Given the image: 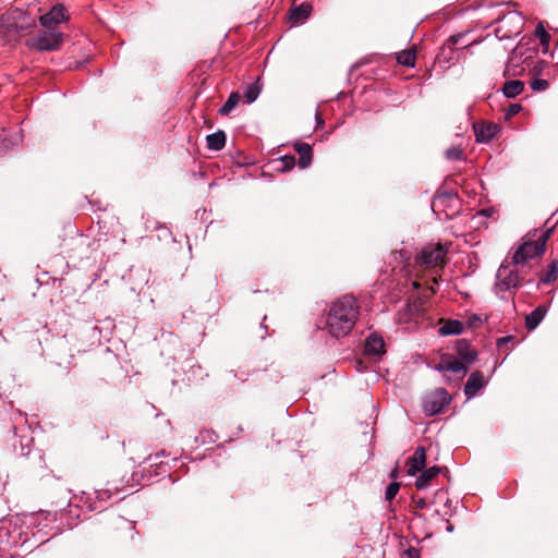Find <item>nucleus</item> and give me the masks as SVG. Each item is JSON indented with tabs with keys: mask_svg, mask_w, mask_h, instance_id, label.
<instances>
[{
	"mask_svg": "<svg viewBox=\"0 0 558 558\" xmlns=\"http://www.w3.org/2000/svg\"><path fill=\"white\" fill-rule=\"evenodd\" d=\"M313 7L310 2H302L290 10V22L292 25L303 24L312 14Z\"/></svg>",
	"mask_w": 558,
	"mask_h": 558,
	"instance_id": "ddd939ff",
	"label": "nucleus"
},
{
	"mask_svg": "<svg viewBox=\"0 0 558 558\" xmlns=\"http://www.w3.org/2000/svg\"><path fill=\"white\" fill-rule=\"evenodd\" d=\"M239 101L240 94L236 92L231 93L225 105L219 109V113L222 116L229 114L239 105Z\"/></svg>",
	"mask_w": 558,
	"mask_h": 558,
	"instance_id": "5701e85b",
	"label": "nucleus"
},
{
	"mask_svg": "<svg viewBox=\"0 0 558 558\" xmlns=\"http://www.w3.org/2000/svg\"><path fill=\"white\" fill-rule=\"evenodd\" d=\"M426 464V450L424 447H417L411 458L407 461V473L410 476L423 471Z\"/></svg>",
	"mask_w": 558,
	"mask_h": 558,
	"instance_id": "9b49d317",
	"label": "nucleus"
},
{
	"mask_svg": "<svg viewBox=\"0 0 558 558\" xmlns=\"http://www.w3.org/2000/svg\"><path fill=\"white\" fill-rule=\"evenodd\" d=\"M481 322H482V319L476 315H474L473 317L470 318V325L473 327L476 326L477 324H480Z\"/></svg>",
	"mask_w": 558,
	"mask_h": 558,
	"instance_id": "c9c22d12",
	"label": "nucleus"
},
{
	"mask_svg": "<svg viewBox=\"0 0 558 558\" xmlns=\"http://www.w3.org/2000/svg\"><path fill=\"white\" fill-rule=\"evenodd\" d=\"M453 527H454L453 525H447V532L448 533L453 532Z\"/></svg>",
	"mask_w": 558,
	"mask_h": 558,
	"instance_id": "a19ab883",
	"label": "nucleus"
},
{
	"mask_svg": "<svg viewBox=\"0 0 558 558\" xmlns=\"http://www.w3.org/2000/svg\"><path fill=\"white\" fill-rule=\"evenodd\" d=\"M510 264L511 262L508 263V259H506L497 271L495 283V292L497 295L517 289L523 280L519 270L511 269Z\"/></svg>",
	"mask_w": 558,
	"mask_h": 558,
	"instance_id": "39448f33",
	"label": "nucleus"
},
{
	"mask_svg": "<svg viewBox=\"0 0 558 558\" xmlns=\"http://www.w3.org/2000/svg\"><path fill=\"white\" fill-rule=\"evenodd\" d=\"M433 281H434V283H437V282H438V280H437V278H436V277H434Z\"/></svg>",
	"mask_w": 558,
	"mask_h": 558,
	"instance_id": "79ce46f5",
	"label": "nucleus"
},
{
	"mask_svg": "<svg viewBox=\"0 0 558 558\" xmlns=\"http://www.w3.org/2000/svg\"><path fill=\"white\" fill-rule=\"evenodd\" d=\"M295 151L299 154V166L302 169L307 168L312 162V147L307 143H298L294 145Z\"/></svg>",
	"mask_w": 558,
	"mask_h": 558,
	"instance_id": "a211bd4d",
	"label": "nucleus"
},
{
	"mask_svg": "<svg viewBox=\"0 0 558 558\" xmlns=\"http://www.w3.org/2000/svg\"><path fill=\"white\" fill-rule=\"evenodd\" d=\"M558 276V262L553 260L549 266L546 275L541 279L544 283H550L556 280Z\"/></svg>",
	"mask_w": 558,
	"mask_h": 558,
	"instance_id": "bb28decb",
	"label": "nucleus"
},
{
	"mask_svg": "<svg viewBox=\"0 0 558 558\" xmlns=\"http://www.w3.org/2000/svg\"><path fill=\"white\" fill-rule=\"evenodd\" d=\"M458 353L466 363H472L476 359V352L471 350L465 341L459 342Z\"/></svg>",
	"mask_w": 558,
	"mask_h": 558,
	"instance_id": "b1692460",
	"label": "nucleus"
},
{
	"mask_svg": "<svg viewBox=\"0 0 558 558\" xmlns=\"http://www.w3.org/2000/svg\"><path fill=\"white\" fill-rule=\"evenodd\" d=\"M447 248L442 244L427 245L415 257V264L430 269H442Z\"/></svg>",
	"mask_w": 558,
	"mask_h": 558,
	"instance_id": "20e7f679",
	"label": "nucleus"
},
{
	"mask_svg": "<svg viewBox=\"0 0 558 558\" xmlns=\"http://www.w3.org/2000/svg\"><path fill=\"white\" fill-rule=\"evenodd\" d=\"M476 141L480 143H488L498 133V125L495 123H475L473 125Z\"/></svg>",
	"mask_w": 558,
	"mask_h": 558,
	"instance_id": "f8f14e48",
	"label": "nucleus"
},
{
	"mask_svg": "<svg viewBox=\"0 0 558 558\" xmlns=\"http://www.w3.org/2000/svg\"><path fill=\"white\" fill-rule=\"evenodd\" d=\"M535 36L539 38L543 51H547L550 44V35L546 32L544 25L539 23L535 28Z\"/></svg>",
	"mask_w": 558,
	"mask_h": 558,
	"instance_id": "393cba45",
	"label": "nucleus"
},
{
	"mask_svg": "<svg viewBox=\"0 0 558 558\" xmlns=\"http://www.w3.org/2000/svg\"><path fill=\"white\" fill-rule=\"evenodd\" d=\"M45 520L47 521H64L66 519V511L61 510L59 512H47V515L45 517Z\"/></svg>",
	"mask_w": 558,
	"mask_h": 558,
	"instance_id": "7c9ffc66",
	"label": "nucleus"
},
{
	"mask_svg": "<svg viewBox=\"0 0 558 558\" xmlns=\"http://www.w3.org/2000/svg\"><path fill=\"white\" fill-rule=\"evenodd\" d=\"M549 86V83L548 81L544 80V78H534L531 83V88L534 90V92H543V90H546Z\"/></svg>",
	"mask_w": 558,
	"mask_h": 558,
	"instance_id": "c756f323",
	"label": "nucleus"
},
{
	"mask_svg": "<svg viewBox=\"0 0 558 558\" xmlns=\"http://www.w3.org/2000/svg\"><path fill=\"white\" fill-rule=\"evenodd\" d=\"M513 340H514V337H512V336L501 337L497 340V345L499 349H502L504 345H506L507 343H509L510 341H513Z\"/></svg>",
	"mask_w": 558,
	"mask_h": 558,
	"instance_id": "72a5a7b5",
	"label": "nucleus"
},
{
	"mask_svg": "<svg viewBox=\"0 0 558 558\" xmlns=\"http://www.w3.org/2000/svg\"><path fill=\"white\" fill-rule=\"evenodd\" d=\"M547 308L544 305L537 306L525 317V326L529 330H534L544 319Z\"/></svg>",
	"mask_w": 558,
	"mask_h": 558,
	"instance_id": "f3484780",
	"label": "nucleus"
},
{
	"mask_svg": "<svg viewBox=\"0 0 558 558\" xmlns=\"http://www.w3.org/2000/svg\"><path fill=\"white\" fill-rule=\"evenodd\" d=\"M262 87L258 85V82L251 84L246 87L244 92V97L247 104L254 102L259 94H260Z\"/></svg>",
	"mask_w": 558,
	"mask_h": 558,
	"instance_id": "a878e982",
	"label": "nucleus"
},
{
	"mask_svg": "<svg viewBox=\"0 0 558 558\" xmlns=\"http://www.w3.org/2000/svg\"><path fill=\"white\" fill-rule=\"evenodd\" d=\"M521 110H522V106L521 105L512 104L506 110V118L510 119V118L517 116Z\"/></svg>",
	"mask_w": 558,
	"mask_h": 558,
	"instance_id": "473e14b6",
	"label": "nucleus"
},
{
	"mask_svg": "<svg viewBox=\"0 0 558 558\" xmlns=\"http://www.w3.org/2000/svg\"><path fill=\"white\" fill-rule=\"evenodd\" d=\"M384 339L376 335L371 333L365 341V353L368 355H377L384 352Z\"/></svg>",
	"mask_w": 558,
	"mask_h": 558,
	"instance_id": "dca6fc26",
	"label": "nucleus"
},
{
	"mask_svg": "<svg viewBox=\"0 0 558 558\" xmlns=\"http://www.w3.org/2000/svg\"><path fill=\"white\" fill-rule=\"evenodd\" d=\"M410 558H415L417 556L416 551L414 549H409L407 551Z\"/></svg>",
	"mask_w": 558,
	"mask_h": 558,
	"instance_id": "58836bf2",
	"label": "nucleus"
},
{
	"mask_svg": "<svg viewBox=\"0 0 558 558\" xmlns=\"http://www.w3.org/2000/svg\"><path fill=\"white\" fill-rule=\"evenodd\" d=\"M461 37V35H453L450 37V40L452 41V44H458Z\"/></svg>",
	"mask_w": 558,
	"mask_h": 558,
	"instance_id": "4c0bfd02",
	"label": "nucleus"
},
{
	"mask_svg": "<svg viewBox=\"0 0 558 558\" xmlns=\"http://www.w3.org/2000/svg\"><path fill=\"white\" fill-rule=\"evenodd\" d=\"M416 54L412 49L400 51L397 54V62L401 65L413 68L415 65Z\"/></svg>",
	"mask_w": 558,
	"mask_h": 558,
	"instance_id": "4be33fe9",
	"label": "nucleus"
},
{
	"mask_svg": "<svg viewBox=\"0 0 558 558\" xmlns=\"http://www.w3.org/2000/svg\"><path fill=\"white\" fill-rule=\"evenodd\" d=\"M485 377L482 372H474L470 375L465 386L464 393L468 398H473L480 389L485 386Z\"/></svg>",
	"mask_w": 558,
	"mask_h": 558,
	"instance_id": "4468645a",
	"label": "nucleus"
},
{
	"mask_svg": "<svg viewBox=\"0 0 558 558\" xmlns=\"http://www.w3.org/2000/svg\"><path fill=\"white\" fill-rule=\"evenodd\" d=\"M440 472L441 469L439 466H432L426 470L423 469L415 481V487L417 489H425L429 487L432 485V481L436 478Z\"/></svg>",
	"mask_w": 558,
	"mask_h": 558,
	"instance_id": "2eb2a0df",
	"label": "nucleus"
},
{
	"mask_svg": "<svg viewBox=\"0 0 558 558\" xmlns=\"http://www.w3.org/2000/svg\"><path fill=\"white\" fill-rule=\"evenodd\" d=\"M68 20L66 10L62 4L53 5L49 12L41 15L39 19L40 24L48 29H53V27L61 22Z\"/></svg>",
	"mask_w": 558,
	"mask_h": 558,
	"instance_id": "9d476101",
	"label": "nucleus"
},
{
	"mask_svg": "<svg viewBox=\"0 0 558 558\" xmlns=\"http://www.w3.org/2000/svg\"><path fill=\"white\" fill-rule=\"evenodd\" d=\"M451 401V397L444 388H438L428 395L423 402V410L426 415L432 416L440 413Z\"/></svg>",
	"mask_w": 558,
	"mask_h": 558,
	"instance_id": "1a4fd4ad",
	"label": "nucleus"
},
{
	"mask_svg": "<svg viewBox=\"0 0 558 558\" xmlns=\"http://www.w3.org/2000/svg\"><path fill=\"white\" fill-rule=\"evenodd\" d=\"M553 228L542 230L536 241H524L513 253L511 264L515 267L525 266L530 260L541 256L545 251Z\"/></svg>",
	"mask_w": 558,
	"mask_h": 558,
	"instance_id": "f03ea898",
	"label": "nucleus"
},
{
	"mask_svg": "<svg viewBox=\"0 0 558 558\" xmlns=\"http://www.w3.org/2000/svg\"><path fill=\"white\" fill-rule=\"evenodd\" d=\"M316 123H317V126H322L324 124V121L322 119V117L318 114V112H316Z\"/></svg>",
	"mask_w": 558,
	"mask_h": 558,
	"instance_id": "e433bc0d",
	"label": "nucleus"
},
{
	"mask_svg": "<svg viewBox=\"0 0 558 558\" xmlns=\"http://www.w3.org/2000/svg\"><path fill=\"white\" fill-rule=\"evenodd\" d=\"M357 315L355 299L344 295L331 304L326 318V329L335 338L344 337L354 327Z\"/></svg>",
	"mask_w": 558,
	"mask_h": 558,
	"instance_id": "f257e3e1",
	"label": "nucleus"
},
{
	"mask_svg": "<svg viewBox=\"0 0 558 558\" xmlns=\"http://www.w3.org/2000/svg\"><path fill=\"white\" fill-rule=\"evenodd\" d=\"M399 489H400V483H398L397 481H393L392 483H390L388 485V487L386 488L385 499L387 501H391L398 494Z\"/></svg>",
	"mask_w": 558,
	"mask_h": 558,
	"instance_id": "cd10ccee",
	"label": "nucleus"
},
{
	"mask_svg": "<svg viewBox=\"0 0 558 558\" xmlns=\"http://www.w3.org/2000/svg\"><path fill=\"white\" fill-rule=\"evenodd\" d=\"M524 25V17L519 12H509L504 15L496 27V37L500 40L509 39L521 34Z\"/></svg>",
	"mask_w": 558,
	"mask_h": 558,
	"instance_id": "0eeeda50",
	"label": "nucleus"
},
{
	"mask_svg": "<svg viewBox=\"0 0 558 558\" xmlns=\"http://www.w3.org/2000/svg\"><path fill=\"white\" fill-rule=\"evenodd\" d=\"M445 156L448 160H461L463 158V151L459 147H450L446 150Z\"/></svg>",
	"mask_w": 558,
	"mask_h": 558,
	"instance_id": "c85d7f7f",
	"label": "nucleus"
},
{
	"mask_svg": "<svg viewBox=\"0 0 558 558\" xmlns=\"http://www.w3.org/2000/svg\"><path fill=\"white\" fill-rule=\"evenodd\" d=\"M463 331V325L457 319L447 320L440 328L439 333L442 336L460 335Z\"/></svg>",
	"mask_w": 558,
	"mask_h": 558,
	"instance_id": "412c9836",
	"label": "nucleus"
},
{
	"mask_svg": "<svg viewBox=\"0 0 558 558\" xmlns=\"http://www.w3.org/2000/svg\"><path fill=\"white\" fill-rule=\"evenodd\" d=\"M524 89V83L519 80L507 81L504 84L502 93L507 98H514Z\"/></svg>",
	"mask_w": 558,
	"mask_h": 558,
	"instance_id": "6ab92c4d",
	"label": "nucleus"
},
{
	"mask_svg": "<svg viewBox=\"0 0 558 558\" xmlns=\"http://www.w3.org/2000/svg\"><path fill=\"white\" fill-rule=\"evenodd\" d=\"M412 286H413V288H414L415 290H417V289L421 287V286H420V283H418L417 281H413V282H412Z\"/></svg>",
	"mask_w": 558,
	"mask_h": 558,
	"instance_id": "ea45409f",
	"label": "nucleus"
},
{
	"mask_svg": "<svg viewBox=\"0 0 558 558\" xmlns=\"http://www.w3.org/2000/svg\"><path fill=\"white\" fill-rule=\"evenodd\" d=\"M207 147L211 150H221L226 145V134L223 131H217L207 135Z\"/></svg>",
	"mask_w": 558,
	"mask_h": 558,
	"instance_id": "aec40b11",
	"label": "nucleus"
},
{
	"mask_svg": "<svg viewBox=\"0 0 558 558\" xmlns=\"http://www.w3.org/2000/svg\"><path fill=\"white\" fill-rule=\"evenodd\" d=\"M63 43V34L54 29L40 32L28 45L39 51L58 50Z\"/></svg>",
	"mask_w": 558,
	"mask_h": 558,
	"instance_id": "6e6552de",
	"label": "nucleus"
},
{
	"mask_svg": "<svg viewBox=\"0 0 558 558\" xmlns=\"http://www.w3.org/2000/svg\"><path fill=\"white\" fill-rule=\"evenodd\" d=\"M281 163H282V169L283 170H290L294 167L295 165V158L294 156H290V155H287V156H283L281 157L280 159Z\"/></svg>",
	"mask_w": 558,
	"mask_h": 558,
	"instance_id": "2f4dec72",
	"label": "nucleus"
},
{
	"mask_svg": "<svg viewBox=\"0 0 558 558\" xmlns=\"http://www.w3.org/2000/svg\"><path fill=\"white\" fill-rule=\"evenodd\" d=\"M434 368L444 375L447 384L462 379L468 372L463 362L449 354L441 355L439 362L434 366Z\"/></svg>",
	"mask_w": 558,
	"mask_h": 558,
	"instance_id": "423d86ee",
	"label": "nucleus"
},
{
	"mask_svg": "<svg viewBox=\"0 0 558 558\" xmlns=\"http://www.w3.org/2000/svg\"><path fill=\"white\" fill-rule=\"evenodd\" d=\"M390 478H392L393 481H396L399 476V468L398 466H395L390 474H389Z\"/></svg>",
	"mask_w": 558,
	"mask_h": 558,
	"instance_id": "f704fd0d",
	"label": "nucleus"
},
{
	"mask_svg": "<svg viewBox=\"0 0 558 558\" xmlns=\"http://www.w3.org/2000/svg\"><path fill=\"white\" fill-rule=\"evenodd\" d=\"M23 11L13 10L0 16V36L4 44L16 41L21 31L28 26Z\"/></svg>",
	"mask_w": 558,
	"mask_h": 558,
	"instance_id": "7ed1b4c3",
	"label": "nucleus"
}]
</instances>
